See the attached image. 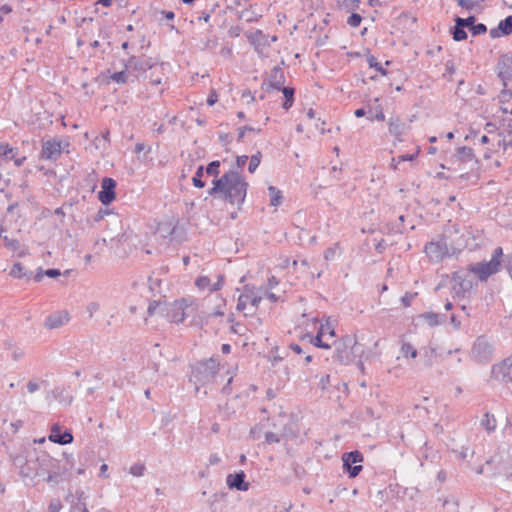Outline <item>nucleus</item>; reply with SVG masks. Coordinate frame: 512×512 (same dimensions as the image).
<instances>
[{
    "label": "nucleus",
    "mask_w": 512,
    "mask_h": 512,
    "mask_svg": "<svg viewBox=\"0 0 512 512\" xmlns=\"http://www.w3.org/2000/svg\"><path fill=\"white\" fill-rule=\"evenodd\" d=\"M511 97H512L511 90L508 88V86L507 87L504 86V88L502 89V91L499 95L500 101L501 102L508 101V100H510Z\"/></svg>",
    "instance_id": "54"
},
{
    "label": "nucleus",
    "mask_w": 512,
    "mask_h": 512,
    "mask_svg": "<svg viewBox=\"0 0 512 512\" xmlns=\"http://www.w3.org/2000/svg\"><path fill=\"white\" fill-rule=\"evenodd\" d=\"M262 298L260 296L254 295L253 293H248L247 286L245 287V293L241 294L238 298L237 310L244 311L248 304H250V309L248 313H245V316H252L256 313L259 304Z\"/></svg>",
    "instance_id": "14"
},
{
    "label": "nucleus",
    "mask_w": 512,
    "mask_h": 512,
    "mask_svg": "<svg viewBox=\"0 0 512 512\" xmlns=\"http://www.w3.org/2000/svg\"><path fill=\"white\" fill-rule=\"evenodd\" d=\"M389 133L399 142L403 141V134L405 133L407 126L405 122L401 120L399 116H391L388 119Z\"/></svg>",
    "instance_id": "21"
},
{
    "label": "nucleus",
    "mask_w": 512,
    "mask_h": 512,
    "mask_svg": "<svg viewBox=\"0 0 512 512\" xmlns=\"http://www.w3.org/2000/svg\"><path fill=\"white\" fill-rule=\"evenodd\" d=\"M166 304V301H152L149 303L147 313L149 316H154L156 314L161 315L163 317L164 315V305Z\"/></svg>",
    "instance_id": "29"
},
{
    "label": "nucleus",
    "mask_w": 512,
    "mask_h": 512,
    "mask_svg": "<svg viewBox=\"0 0 512 512\" xmlns=\"http://www.w3.org/2000/svg\"><path fill=\"white\" fill-rule=\"evenodd\" d=\"M123 66H125L126 70L143 74L148 70L155 69L157 67V62L152 58H143L131 55L127 60L123 61Z\"/></svg>",
    "instance_id": "10"
},
{
    "label": "nucleus",
    "mask_w": 512,
    "mask_h": 512,
    "mask_svg": "<svg viewBox=\"0 0 512 512\" xmlns=\"http://www.w3.org/2000/svg\"><path fill=\"white\" fill-rule=\"evenodd\" d=\"M150 83L152 85H159L162 82V77L160 75H154V72H152L149 76Z\"/></svg>",
    "instance_id": "61"
},
{
    "label": "nucleus",
    "mask_w": 512,
    "mask_h": 512,
    "mask_svg": "<svg viewBox=\"0 0 512 512\" xmlns=\"http://www.w3.org/2000/svg\"><path fill=\"white\" fill-rule=\"evenodd\" d=\"M285 83V75L281 66H275L269 76L268 88L280 90Z\"/></svg>",
    "instance_id": "24"
},
{
    "label": "nucleus",
    "mask_w": 512,
    "mask_h": 512,
    "mask_svg": "<svg viewBox=\"0 0 512 512\" xmlns=\"http://www.w3.org/2000/svg\"><path fill=\"white\" fill-rule=\"evenodd\" d=\"M62 508L60 501H52L49 504V512H59Z\"/></svg>",
    "instance_id": "60"
},
{
    "label": "nucleus",
    "mask_w": 512,
    "mask_h": 512,
    "mask_svg": "<svg viewBox=\"0 0 512 512\" xmlns=\"http://www.w3.org/2000/svg\"><path fill=\"white\" fill-rule=\"evenodd\" d=\"M423 318L430 326H436L444 322L446 317L445 315H440L438 313L427 312L423 314Z\"/></svg>",
    "instance_id": "32"
},
{
    "label": "nucleus",
    "mask_w": 512,
    "mask_h": 512,
    "mask_svg": "<svg viewBox=\"0 0 512 512\" xmlns=\"http://www.w3.org/2000/svg\"><path fill=\"white\" fill-rule=\"evenodd\" d=\"M4 246L11 251H17L20 247V242L17 239L9 238L8 236H3Z\"/></svg>",
    "instance_id": "44"
},
{
    "label": "nucleus",
    "mask_w": 512,
    "mask_h": 512,
    "mask_svg": "<svg viewBox=\"0 0 512 512\" xmlns=\"http://www.w3.org/2000/svg\"><path fill=\"white\" fill-rule=\"evenodd\" d=\"M472 271L460 269L452 274V290L457 297H464L473 288Z\"/></svg>",
    "instance_id": "8"
},
{
    "label": "nucleus",
    "mask_w": 512,
    "mask_h": 512,
    "mask_svg": "<svg viewBox=\"0 0 512 512\" xmlns=\"http://www.w3.org/2000/svg\"><path fill=\"white\" fill-rule=\"evenodd\" d=\"M220 165V161L214 160L210 162L204 170L208 176H213L215 179H218L217 177L220 174Z\"/></svg>",
    "instance_id": "37"
},
{
    "label": "nucleus",
    "mask_w": 512,
    "mask_h": 512,
    "mask_svg": "<svg viewBox=\"0 0 512 512\" xmlns=\"http://www.w3.org/2000/svg\"><path fill=\"white\" fill-rule=\"evenodd\" d=\"M451 34L453 39L457 42L466 40L468 37L465 27L459 26V22H455V26L452 28Z\"/></svg>",
    "instance_id": "33"
},
{
    "label": "nucleus",
    "mask_w": 512,
    "mask_h": 512,
    "mask_svg": "<svg viewBox=\"0 0 512 512\" xmlns=\"http://www.w3.org/2000/svg\"><path fill=\"white\" fill-rule=\"evenodd\" d=\"M69 313L67 311H56L50 314L44 323L47 329H57L68 323Z\"/></svg>",
    "instance_id": "20"
},
{
    "label": "nucleus",
    "mask_w": 512,
    "mask_h": 512,
    "mask_svg": "<svg viewBox=\"0 0 512 512\" xmlns=\"http://www.w3.org/2000/svg\"><path fill=\"white\" fill-rule=\"evenodd\" d=\"M245 478L246 474L242 470L234 474H228L226 477V484L231 490L247 491L250 488V483L247 482Z\"/></svg>",
    "instance_id": "17"
},
{
    "label": "nucleus",
    "mask_w": 512,
    "mask_h": 512,
    "mask_svg": "<svg viewBox=\"0 0 512 512\" xmlns=\"http://www.w3.org/2000/svg\"><path fill=\"white\" fill-rule=\"evenodd\" d=\"M494 346L486 336H479L474 341L470 357L478 364H487L493 359Z\"/></svg>",
    "instance_id": "7"
},
{
    "label": "nucleus",
    "mask_w": 512,
    "mask_h": 512,
    "mask_svg": "<svg viewBox=\"0 0 512 512\" xmlns=\"http://www.w3.org/2000/svg\"><path fill=\"white\" fill-rule=\"evenodd\" d=\"M498 77L502 80L503 86L507 87L512 81V52L503 54L497 62Z\"/></svg>",
    "instance_id": "13"
},
{
    "label": "nucleus",
    "mask_w": 512,
    "mask_h": 512,
    "mask_svg": "<svg viewBox=\"0 0 512 512\" xmlns=\"http://www.w3.org/2000/svg\"><path fill=\"white\" fill-rule=\"evenodd\" d=\"M100 309V305L98 302H90L86 306V311L89 314V317L92 318L93 315Z\"/></svg>",
    "instance_id": "53"
},
{
    "label": "nucleus",
    "mask_w": 512,
    "mask_h": 512,
    "mask_svg": "<svg viewBox=\"0 0 512 512\" xmlns=\"http://www.w3.org/2000/svg\"><path fill=\"white\" fill-rule=\"evenodd\" d=\"M14 152V148L10 147L8 144H0V156H4L7 159H13V156H10V153Z\"/></svg>",
    "instance_id": "48"
},
{
    "label": "nucleus",
    "mask_w": 512,
    "mask_h": 512,
    "mask_svg": "<svg viewBox=\"0 0 512 512\" xmlns=\"http://www.w3.org/2000/svg\"><path fill=\"white\" fill-rule=\"evenodd\" d=\"M268 191L270 195V205L274 207L281 205L283 200L282 192L274 186H269Z\"/></svg>",
    "instance_id": "30"
},
{
    "label": "nucleus",
    "mask_w": 512,
    "mask_h": 512,
    "mask_svg": "<svg viewBox=\"0 0 512 512\" xmlns=\"http://www.w3.org/2000/svg\"><path fill=\"white\" fill-rule=\"evenodd\" d=\"M455 158L457 161L462 163L475 162L477 163V159L475 158L473 149L470 147H459L456 151Z\"/></svg>",
    "instance_id": "25"
},
{
    "label": "nucleus",
    "mask_w": 512,
    "mask_h": 512,
    "mask_svg": "<svg viewBox=\"0 0 512 512\" xmlns=\"http://www.w3.org/2000/svg\"><path fill=\"white\" fill-rule=\"evenodd\" d=\"M49 440L60 445H66L72 443L73 435L69 430L62 431L60 425L55 423L51 427Z\"/></svg>",
    "instance_id": "18"
},
{
    "label": "nucleus",
    "mask_w": 512,
    "mask_h": 512,
    "mask_svg": "<svg viewBox=\"0 0 512 512\" xmlns=\"http://www.w3.org/2000/svg\"><path fill=\"white\" fill-rule=\"evenodd\" d=\"M337 245L335 247H329L324 252V258L326 260H332L335 256Z\"/></svg>",
    "instance_id": "56"
},
{
    "label": "nucleus",
    "mask_w": 512,
    "mask_h": 512,
    "mask_svg": "<svg viewBox=\"0 0 512 512\" xmlns=\"http://www.w3.org/2000/svg\"><path fill=\"white\" fill-rule=\"evenodd\" d=\"M475 21H476L475 16H469L467 18H461V17L457 16L455 18V22H459V26H463L465 28H468L469 30H471V27H473V25L475 24Z\"/></svg>",
    "instance_id": "43"
},
{
    "label": "nucleus",
    "mask_w": 512,
    "mask_h": 512,
    "mask_svg": "<svg viewBox=\"0 0 512 512\" xmlns=\"http://www.w3.org/2000/svg\"><path fill=\"white\" fill-rule=\"evenodd\" d=\"M40 385L39 383L35 381H29L27 384V390L29 393H34L39 389Z\"/></svg>",
    "instance_id": "63"
},
{
    "label": "nucleus",
    "mask_w": 512,
    "mask_h": 512,
    "mask_svg": "<svg viewBox=\"0 0 512 512\" xmlns=\"http://www.w3.org/2000/svg\"><path fill=\"white\" fill-rule=\"evenodd\" d=\"M196 286L200 289H205L210 286V279L206 276H201L196 279Z\"/></svg>",
    "instance_id": "52"
},
{
    "label": "nucleus",
    "mask_w": 512,
    "mask_h": 512,
    "mask_svg": "<svg viewBox=\"0 0 512 512\" xmlns=\"http://www.w3.org/2000/svg\"><path fill=\"white\" fill-rule=\"evenodd\" d=\"M262 158V153L260 151H257L255 154H253L249 159V166L248 171L250 173H254L256 169L258 168Z\"/></svg>",
    "instance_id": "41"
},
{
    "label": "nucleus",
    "mask_w": 512,
    "mask_h": 512,
    "mask_svg": "<svg viewBox=\"0 0 512 512\" xmlns=\"http://www.w3.org/2000/svg\"><path fill=\"white\" fill-rule=\"evenodd\" d=\"M512 33V15L501 20L497 27L492 28L489 32L491 38H499L508 36Z\"/></svg>",
    "instance_id": "23"
},
{
    "label": "nucleus",
    "mask_w": 512,
    "mask_h": 512,
    "mask_svg": "<svg viewBox=\"0 0 512 512\" xmlns=\"http://www.w3.org/2000/svg\"><path fill=\"white\" fill-rule=\"evenodd\" d=\"M470 31H471L473 36H478V35L485 34L486 31H487V27L483 23H478V24L475 23L473 25V27H471Z\"/></svg>",
    "instance_id": "46"
},
{
    "label": "nucleus",
    "mask_w": 512,
    "mask_h": 512,
    "mask_svg": "<svg viewBox=\"0 0 512 512\" xmlns=\"http://www.w3.org/2000/svg\"><path fill=\"white\" fill-rule=\"evenodd\" d=\"M324 334H325L324 327L321 326L319 331L317 332L316 336L312 338L311 342L314 346H316L318 348L329 349L331 347L330 344H328L327 342H324L322 340V337Z\"/></svg>",
    "instance_id": "34"
},
{
    "label": "nucleus",
    "mask_w": 512,
    "mask_h": 512,
    "mask_svg": "<svg viewBox=\"0 0 512 512\" xmlns=\"http://www.w3.org/2000/svg\"><path fill=\"white\" fill-rule=\"evenodd\" d=\"M61 155V145L60 142L51 139L43 142L41 157L46 160H57Z\"/></svg>",
    "instance_id": "19"
},
{
    "label": "nucleus",
    "mask_w": 512,
    "mask_h": 512,
    "mask_svg": "<svg viewBox=\"0 0 512 512\" xmlns=\"http://www.w3.org/2000/svg\"><path fill=\"white\" fill-rule=\"evenodd\" d=\"M330 384V375H324L321 377L319 381V386L322 390L327 389L328 385Z\"/></svg>",
    "instance_id": "58"
},
{
    "label": "nucleus",
    "mask_w": 512,
    "mask_h": 512,
    "mask_svg": "<svg viewBox=\"0 0 512 512\" xmlns=\"http://www.w3.org/2000/svg\"><path fill=\"white\" fill-rule=\"evenodd\" d=\"M362 21V17L360 14H357V13H352L348 19H347V23L348 25H350L351 27H358L360 25Z\"/></svg>",
    "instance_id": "47"
},
{
    "label": "nucleus",
    "mask_w": 512,
    "mask_h": 512,
    "mask_svg": "<svg viewBox=\"0 0 512 512\" xmlns=\"http://www.w3.org/2000/svg\"><path fill=\"white\" fill-rule=\"evenodd\" d=\"M58 462V466H48V465H44L42 467V470L45 472V476L43 477V479L49 483H58L62 480V476L65 474L66 472V468H61L60 467V462L58 460H56Z\"/></svg>",
    "instance_id": "22"
},
{
    "label": "nucleus",
    "mask_w": 512,
    "mask_h": 512,
    "mask_svg": "<svg viewBox=\"0 0 512 512\" xmlns=\"http://www.w3.org/2000/svg\"><path fill=\"white\" fill-rule=\"evenodd\" d=\"M212 184L213 186L207 191L210 196L231 205L240 206L244 203L248 183L239 172L229 170L218 179H214Z\"/></svg>",
    "instance_id": "1"
},
{
    "label": "nucleus",
    "mask_w": 512,
    "mask_h": 512,
    "mask_svg": "<svg viewBox=\"0 0 512 512\" xmlns=\"http://www.w3.org/2000/svg\"><path fill=\"white\" fill-rule=\"evenodd\" d=\"M280 90L283 92V95H284V98H285V101H284L282 107L285 110H289L292 107L293 103H294L295 89L293 87L283 86L282 85V88Z\"/></svg>",
    "instance_id": "28"
},
{
    "label": "nucleus",
    "mask_w": 512,
    "mask_h": 512,
    "mask_svg": "<svg viewBox=\"0 0 512 512\" xmlns=\"http://www.w3.org/2000/svg\"><path fill=\"white\" fill-rule=\"evenodd\" d=\"M146 471V467L143 463H135L130 467V474H132L135 477H140L144 475V472Z\"/></svg>",
    "instance_id": "45"
},
{
    "label": "nucleus",
    "mask_w": 512,
    "mask_h": 512,
    "mask_svg": "<svg viewBox=\"0 0 512 512\" xmlns=\"http://www.w3.org/2000/svg\"><path fill=\"white\" fill-rule=\"evenodd\" d=\"M361 0H344L343 5L347 11H354L359 8Z\"/></svg>",
    "instance_id": "49"
},
{
    "label": "nucleus",
    "mask_w": 512,
    "mask_h": 512,
    "mask_svg": "<svg viewBox=\"0 0 512 512\" xmlns=\"http://www.w3.org/2000/svg\"><path fill=\"white\" fill-rule=\"evenodd\" d=\"M417 296V293H405L404 296L401 297V303L404 307H409L411 305L412 300Z\"/></svg>",
    "instance_id": "51"
},
{
    "label": "nucleus",
    "mask_w": 512,
    "mask_h": 512,
    "mask_svg": "<svg viewBox=\"0 0 512 512\" xmlns=\"http://www.w3.org/2000/svg\"><path fill=\"white\" fill-rule=\"evenodd\" d=\"M265 442L267 444L279 443L280 437L278 434L268 431L265 433Z\"/></svg>",
    "instance_id": "50"
},
{
    "label": "nucleus",
    "mask_w": 512,
    "mask_h": 512,
    "mask_svg": "<svg viewBox=\"0 0 512 512\" xmlns=\"http://www.w3.org/2000/svg\"><path fill=\"white\" fill-rule=\"evenodd\" d=\"M82 507H86V504L79 501L72 505L70 512H82Z\"/></svg>",
    "instance_id": "64"
},
{
    "label": "nucleus",
    "mask_w": 512,
    "mask_h": 512,
    "mask_svg": "<svg viewBox=\"0 0 512 512\" xmlns=\"http://www.w3.org/2000/svg\"><path fill=\"white\" fill-rule=\"evenodd\" d=\"M400 352H401L402 356L405 358H409V357L416 358L418 355L417 349L412 344H410L408 342L402 343Z\"/></svg>",
    "instance_id": "35"
},
{
    "label": "nucleus",
    "mask_w": 512,
    "mask_h": 512,
    "mask_svg": "<svg viewBox=\"0 0 512 512\" xmlns=\"http://www.w3.org/2000/svg\"><path fill=\"white\" fill-rule=\"evenodd\" d=\"M44 465L58 466V462L45 452L39 454L33 452V455H29L26 468L22 470V476L26 478L44 477L45 472L42 470Z\"/></svg>",
    "instance_id": "4"
},
{
    "label": "nucleus",
    "mask_w": 512,
    "mask_h": 512,
    "mask_svg": "<svg viewBox=\"0 0 512 512\" xmlns=\"http://www.w3.org/2000/svg\"><path fill=\"white\" fill-rule=\"evenodd\" d=\"M363 460L364 456L358 450L343 453V471L348 474L349 478L357 477L363 470V466L361 465Z\"/></svg>",
    "instance_id": "9"
},
{
    "label": "nucleus",
    "mask_w": 512,
    "mask_h": 512,
    "mask_svg": "<svg viewBox=\"0 0 512 512\" xmlns=\"http://www.w3.org/2000/svg\"><path fill=\"white\" fill-rule=\"evenodd\" d=\"M186 303L184 299L176 300L172 303L166 302L164 305V315L169 322L181 323L185 319Z\"/></svg>",
    "instance_id": "12"
},
{
    "label": "nucleus",
    "mask_w": 512,
    "mask_h": 512,
    "mask_svg": "<svg viewBox=\"0 0 512 512\" xmlns=\"http://www.w3.org/2000/svg\"><path fill=\"white\" fill-rule=\"evenodd\" d=\"M248 39L260 56H266V50L270 47L269 35L264 34L262 30H256Z\"/></svg>",
    "instance_id": "16"
},
{
    "label": "nucleus",
    "mask_w": 512,
    "mask_h": 512,
    "mask_svg": "<svg viewBox=\"0 0 512 512\" xmlns=\"http://www.w3.org/2000/svg\"><path fill=\"white\" fill-rule=\"evenodd\" d=\"M452 232L459 233L458 225H452L445 230L444 234L438 240L431 241L425 245L424 251L430 260L440 262L445 257L451 256L454 253L455 249H450L448 243V238L451 236Z\"/></svg>",
    "instance_id": "3"
},
{
    "label": "nucleus",
    "mask_w": 512,
    "mask_h": 512,
    "mask_svg": "<svg viewBox=\"0 0 512 512\" xmlns=\"http://www.w3.org/2000/svg\"><path fill=\"white\" fill-rule=\"evenodd\" d=\"M335 343L336 347L332 356L334 361L347 365L355 360L356 353L360 349L356 341H353L350 337H345Z\"/></svg>",
    "instance_id": "6"
},
{
    "label": "nucleus",
    "mask_w": 512,
    "mask_h": 512,
    "mask_svg": "<svg viewBox=\"0 0 512 512\" xmlns=\"http://www.w3.org/2000/svg\"><path fill=\"white\" fill-rule=\"evenodd\" d=\"M437 354L433 347H425L421 350V362L425 368H431L436 362Z\"/></svg>",
    "instance_id": "26"
},
{
    "label": "nucleus",
    "mask_w": 512,
    "mask_h": 512,
    "mask_svg": "<svg viewBox=\"0 0 512 512\" xmlns=\"http://www.w3.org/2000/svg\"><path fill=\"white\" fill-rule=\"evenodd\" d=\"M405 216L400 215L397 220L391 224V232L403 234L407 231V228L404 225Z\"/></svg>",
    "instance_id": "39"
},
{
    "label": "nucleus",
    "mask_w": 512,
    "mask_h": 512,
    "mask_svg": "<svg viewBox=\"0 0 512 512\" xmlns=\"http://www.w3.org/2000/svg\"><path fill=\"white\" fill-rule=\"evenodd\" d=\"M191 373L189 381L195 385V390L199 391V386L210 383L218 373L219 362L211 357L201 360L190 366Z\"/></svg>",
    "instance_id": "2"
},
{
    "label": "nucleus",
    "mask_w": 512,
    "mask_h": 512,
    "mask_svg": "<svg viewBox=\"0 0 512 512\" xmlns=\"http://www.w3.org/2000/svg\"><path fill=\"white\" fill-rule=\"evenodd\" d=\"M128 71L124 67L121 71L112 73L108 79L120 85L126 84L129 79Z\"/></svg>",
    "instance_id": "31"
},
{
    "label": "nucleus",
    "mask_w": 512,
    "mask_h": 512,
    "mask_svg": "<svg viewBox=\"0 0 512 512\" xmlns=\"http://www.w3.org/2000/svg\"><path fill=\"white\" fill-rule=\"evenodd\" d=\"M491 378L505 384L512 383V357L494 364L491 369Z\"/></svg>",
    "instance_id": "11"
},
{
    "label": "nucleus",
    "mask_w": 512,
    "mask_h": 512,
    "mask_svg": "<svg viewBox=\"0 0 512 512\" xmlns=\"http://www.w3.org/2000/svg\"><path fill=\"white\" fill-rule=\"evenodd\" d=\"M29 460V456H24L21 454H17L15 456H12L13 464L19 468L20 474L22 475V470L26 468V464Z\"/></svg>",
    "instance_id": "40"
},
{
    "label": "nucleus",
    "mask_w": 512,
    "mask_h": 512,
    "mask_svg": "<svg viewBox=\"0 0 512 512\" xmlns=\"http://www.w3.org/2000/svg\"><path fill=\"white\" fill-rule=\"evenodd\" d=\"M223 282H224V276L219 275L218 281L210 286V291L214 292V291L220 290L223 285Z\"/></svg>",
    "instance_id": "55"
},
{
    "label": "nucleus",
    "mask_w": 512,
    "mask_h": 512,
    "mask_svg": "<svg viewBox=\"0 0 512 512\" xmlns=\"http://www.w3.org/2000/svg\"><path fill=\"white\" fill-rule=\"evenodd\" d=\"M249 157L247 155H241L238 156L236 159V165L238 168H242L246 162L248 161Z\"/></svg>",
    "instance_id": "62"
},
{
    "label": "nucleus",
    "mask_w": 512,
    "mask_h": 512,
    "mask_svg": "<svg viewBox=\"0 0 512 512\" xmlns=\"http://www.w3.org/2000/svg\"><path fill=\"white\" fill-rule=\"evenodd\" d=\"M503 256V250L501 247L494 249L492 258L490 261L479 262L469 266L470 271L477 275L480 281L487 280L491 275L497 273L501 266V258Z\"/></svg>",
    "instance_id": "5"
},
{
    "label": "nucleus",
    "mask_w": 512,
    "mask_h": 512,
    "mask_svg": "<svg viewBox=\"0 0 512 512\" xmlns=\"http://www.w3.org/2000/svg\"><path fill=\"white\" fill-rule=\"evenodd\" d=\"M116 181L110 177H104L101 183V190L98 193V199L103 205H109L116 197Z\"/></svg>",
    "instance_id": "15"
},
{
    "label": "nucleus",
    "mask_w": 512,
    "mask_h": 512,
    "mask_svg": "<svg viewBox=\"0 0 512 512\" xmlns=\"http://www.w3.org/2000/svg\"><path fill=\"white\" fill-rule=\"evenodd\" d=\"M367 62L371 68H374L376 71L380 72L382 75L387 74V70L383 68L381 63L378 62L377 58L373 55H369L367 57Z\"/></svg>",
    "instance_id": "42"
},
{
    "label": "nucleus",
    "mask_w": 512,
    "mask_h": 512,
    "mask_svg": "<svg viewBox=\"0 0 512 512\" xmlns=\"http://www.w3.org/2000/svg\"><path fill=\"white\" fill-rule=\"evenodd\" d=\"M220 462H221V457L218 454L214 453L209 456L208 465L214 466V465H218Z\"/></svg>",
    "instance_id": "57"
},
{
    "label": "nucleus",
    "mask_w": 512,
    "mask_h": 512,
    "mask_svg": "<svg viewBox=\"0 0 512 512\" xmlns=\"http://www.w3.org/2000/svg\"><path fill=\"white\" fill-rule=\"evenodd\" d=\"M204 175V166H199L195 172V175L192 177L193 185L196 188H204L206 183L202 180V177Z\"/></svg>",
    "instance_id": "38"
},
{
    "label": "nucleus",
    "mask_w": 512,
    "mask_h": 512,
    "mask_svg": "<svg viewBox=\"0 0 512 512\" xmlns=\"http://www.w3.org/2000/svg\"><path fill=\"white\" fill-rule=\"evenodd\" d=\"M481 425L488 431H494L496 428V419L493 415L489 413H485L484 417L481 420Z\"/></svg>",
    "instance_id": "36"
},
{
    "label": "nucleus",
    "mask_w": 512,
    "mask_h": 512,
    "mask_svg": "<svg viewBox=\"0 0 512 512\" xmlns=\"http://www.w3.org/2000/svg\"><path fill=\"white\" fill-rule=\"evenodd\" d=\"M60 275H61V272L59 269L51 268V269L45 270V276H47V277L56 278Z\"/></svg>",
    "instance_id": "59"
},
{
    "label": "nucleus",
    "mask_w": 512,
    "mask_h": 512,
    "mask_svg": "<svg viewBox=\"0 0 512 512\" xmlns=\"http://www.w3.org/2000/svg\"><path fill=\"white\" fill-rule=\"evenodd\" d=\"M9 275L13 278H27L31 279L33 273L31 271H26L24 266L20 262H16L11 268Z\"/></svg>",
    "instance_id": "27"
}]
</instances>
